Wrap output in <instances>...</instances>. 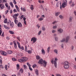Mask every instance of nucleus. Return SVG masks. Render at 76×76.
Returning a JSON list of instances; mask_svg holds the SVG:
<instances>
[{"label":"nucleus","instance_id":"obj_35","mask_svg":"<svg viewBox=\"0 0 76 76\" xmlns=\"http://www.w3.org/2000/svg\"><path fill=\"white\" fill-rule=\"evenodd\" d=\"M53 29H57V26L56 25L54 26H53Z\"/></svg>","mask_w":76,"mask_h":76},{"label":"nucleus","instance_id":"obj_28","mask_svg":"<svg viewBox=\"0 0 76 76\" xmlns=\"http://www.w3.org/2000/svg\"><path fill=\"white\" fill-rule=\"evenodd\" d=\"M21 9L22 11H23V12H25V11H26V9H25V8H22V7H21Z\"/></svg>","mask_w":76,"mask_h":76},{"label":"nucleus","instance_id":"obj_45","mask_svg":"<svg viewBox=\"0 0 76 76\" xmlns=\"http://www.w3.org/2000/svg\"><path fill=\"white\" fill-rule=\"evenodd\" d=\"M12 61H16V59H15V58H12Z\"/></svg>","mask_w":76,"mask_h":76},{"label":"nucleus","instance_id":"obj_14","mask_svg":"<svg viewBox=\"0 0 76 76\" xmlns=\"http://www.w3.org/2000/svg\"><path fill=\"white\" fill-rule=\"evenodd\" d=\"M18 27H22V24L20 22H19L18 24Z\"/></svg>","mask_w":76,"mask_h":76},{"label":"nucleus","instance_id":"obj_19","mask_svg":"<svg viewBox=\"0 0 76 76\" xmlns=\"http://www.w3.org/2000/svg\"><path fill=\"white\" fill-rule=\"evenodd\" d=\"M35 73L37 75H38L39 74V72L38 69H35Z\"/></svg>","mask_w":76,"mask_h":76},{"label":"nucleus","instance_id":"obj_63","mask_svg":"<svg viewBox=\"0 0 76 76\" xmlns=\"http://www.w3.org/2000/svg\"><path fill=\"white\" fill-rule=\"evenodd\" d=\"M16 69L17 70H19V69H20V67H16Z\"/></svg>","mask_w":76,"mask_h":76},{"label":"nucleus","instance_id":"obj_21","mask_svg":"<svg viewBox=\"0 0 76 76\" xmlns=\"http://www.w3.org/2000/svg\"><path fill=\"white\" fill-rule=\"evenodd\" d=\"M19 16V14L17 13L15 14H14V15L13 16V17L14 18H17V16Z\"/></svg>","mask_w":76,"mask_h":76},{"label":"nucleus","instance_id":"obj_53","mask_svg":"<svg viewBox=\"0 0 76 76\" xmlns=\"http://www.w3.org/2000/svg\"><path fill=\"white\" fill-rule=\"evenodd\" d=\"M3 1L2 2V3H6L7 2V0H2Z\"/></svg>","mask_w":76,"mask_h":76},{"label":"nucleus","instance_id":"obj_13","mask_svg":"<svg viewBox=\"0 0 76 76\" xmlns=\"http://www.w3.org/2000/svg\"><path fill=\"white\" fill-rule=\"evenodd\" d=\"M42 55H45V52L44 50V49H42Z\"/></svg>","mask_w":76,"mask_h":76},{"label":"nucleus","instance_id":"obj_41","mask_svg":"<svg viewBox=\"0 0 76 76\" xmlns=\"http://www.w3.org/2000/svg\"><path fill=\"white\" fill-rule=\"evenodd\" d=\"M9 32H10V34H14V32H13L12 31H10Z\"/></svg>","mask_w":76,"mask_h":76},{"label":"nucleus","instance_id":"obj_54","mask_svg":"<svg viewBox=\"0 0 76 76\" xmlns=\"http://www.w3.org/2000/svg\"><path fill=\"white\" fill-rule=\"evenodd\" d=\"M36 26L38 28V29H39V27H40V26H39V24H37Z\"/></svg>","mask_w":76,"mask_h":76},{"label":"nucleus","instance_id":"obj_12","mask_svg":"<svg viewBox=\"0 0 76 76\" xmlns=\"http://www.w3.org/2000/svg\"><path fill=\"white\" fill-rule=\"evenodd\" d=\"M69 62L67 61H65L64 63V65H69Z\"/></svg>","mask_w":76,"mask_h":76},{"label":"nucleus","instance_id":"obj_4","mask_svg":"<svg viewBox=\"0 0 76 76\" xmlns=\"http://www.w3.org/2000/svg\"><path fill=\"white\" fill-rule=\"evenodd\" d=\"M63 3L62 4V7L63 8H64L67 6V1L66 0H63Z\"/></svg>","mask_w":76,"mask_h":76},{"label":"nucleus","instance_id":"obj_10","mask_svg":"<svg viewBox=\"0 0 76 76\" xmlns=\"http://www.w3.org/2000/svg\"><path fill=\"white\" fill-rule=\"evenodd\" d=\"M47 62L45 61V60H44L43 62V64L41 65L43 67H46L47 66Z\"/></svg>","mask_w":76,"mask_h":76},{"label":"nucleus","instance_id":"obj_33","mask_svg":"<svg viewBox=\"0 0 76 76\" xmlns=\"http://www.w3.org/2000/svg\"><path fill=\"white\" fill-rule=\"evenodd\" d=\"M4 27L5 28V29H9V27L7 26L6 25H4Z\"/></svg>","mask_w":76,"mask_h":76},{"label":"nucleus","instance_id":"obj_51","mask_svg":"<svg viewBox=\"0 0 76 76\" xmlns=\"http://www.w3.org/2000/svg\"><path fill=\"white\" fill-rule=\"evenodd\" d=\"M14 48L15 49H17V48H18L17 47V45H16V44L14 45Z\"/></svg>","mask_w":76,"mask_h":76},{"label":"nucleus","instance_id":"obj_26","mask_svg":"<svg viewBox=\"0 0 76 76\" xmlns=\"http://www.w3.org/2000/svg\"><path fill=\"white\" fill-rule=\"evenodd\" d=\"M19 72L21 73H23V69L22 68H21Z\"/></svg>","mask_w":76,"mask_h":76},{"label":"nucleus","instance_id":"obj_43","mask_svg":"<svg viewBox=\"0 0 76 76\" xmlns=\"http://www.w3.org/2000/svg\"><path fill=\"white\" fill-rule=\"evenodd\" d=\"M59 17L60 19H63V17L61 15H60L59 16Z\"/></svg>","mask_w":76,"mask_h":76},{"label":"nucleus","instance_id":"obj_32","mask_svg":"<svg viewBox=\"0 0 76 76\" xmlns=\"http://www.w3.org/2000/svg\"><path fill=\"white\" fill-rule=\"evenodd\" d=\"M2 33V31H1V26L0 25V35Z\"/></svg>","mask_w":76,"mask_h":76},{"label":"nucleus","instance_id":"obj_56","mask_svg":"<svg viewBox=\"0 0 76 76\" xmlns=\"http://www.w3.org/2000/svg\"><path fill=\"white\" fill-rule=\"evenodd\" d=\"M74 50V46H71V50Z\"/></svg>","mask_w":76,"mask_h":76},{"label":"nucleus","instance_id":"obj_20","mask_svg":"<svg viewBox=\"0 0 76 76\" xmlns=\"http://www.w3.org/2000/svg\"><path fill=\"white\" fill-rule=\"evenodd\" d=\"M14 26V24L12 22L10 24V28H12Z\"/></svg>","mask_w":76,"mask_h":76},{"label":"nucleus","instance_id":"obj_46","mask_svg":"<svg viewBox=\"0 0 76 76\" xmlns=\"http://www.w3.org/2000/svg\"><path fill=\"white\" fill-rule=\"evenodd\" d=\"M42 32V31H39L38 33V35H41V33Z\"/></svg>","mask_w":76,"mask_h":76},{"label":"nucleus","instance_id":"obj_55","mask_svg":"<svg viewBox=\"0 0 76 76\" xmlns=\"http://www.w3.org/2000/svg\"><path fill=\"white\" fill-rule=\"evenodd\" d=\"M36 66H37V65H36V64H34L33 65L32 67H33V68H35V67H36Z\"/></svg>","mask_w":76,"mask_h":76},{"label":"nucleus","instance_id":"obj_15","mask_svg":"<svg viewBox=\"0 0 76 76\" xmlns=\"http://www.w3.org/2000/svg\"><path fill=\"white\" fill-rule=\"evenodd\" d=\"M64 69H69V65H64Z\"/></svg>","mask_w":76,"mask_h":76},{"label":"nucleus","instance_id":"obj_17","mask_svg":"<svg viewBox=\"0 0 76 76\" xmlns=\"http://www.w3.org/2000/svg\"><path fill=\"white\" fill-rule=\"evenodd\" d=\"M17 44L18 45L19 48V49H21V46L20 45V43L18 42H17Z\"/></svg>","mask_w":76,"mask_h":76},{"label":"nucleus","instance_id":"obj_6","mask_svg":"<svg viewBox=\"0 0 76 76\" xmlns=\"http://www.w3.org/2000/svg\"><path fill=\"white\" fill-rule=\"evenodd\" d=\"M45 15H42L41 16V17L39 18L38 19V20L39 21H42V20H44V18H45Z\"/></svg>","mask_w":76,"mask_h":76},{"label":"nucleus","instance_id":"obj_31","mask_svg":"<svg viewBox=\"0 0 76 76\" xmlns=\"http://www.w3.org/2000/svg\"><path fill=\"white\" fill-rule=\"evenodd\" d=\"M36 57L37 60H39L41 58V57L39 56H36Z\"/></svg>","mask_w":76,"mask_h":76},{"label":"nucleus","instance_id":"obj_47","mask_svg":"<svg viewBox=\"0 0 76 76\" xmlns=\"http://www.w3.org/2000/svg\"><path fill=\"white\" fill-rule=\"evenodd\" d=\"M4 7H5L4 5H3L1 8V9H4Z\"/></svg>","mask_w":76,"mask_h":76},{"label":"nucleus","instance_id":"obj_39","mask_svg":"<svg viewBox=\"0 0 76 76\" xmlns=\"http://www.w3.org/2000/svg\"><path fill=\"white\" fill-rule=\"evenodd\" d=\"M52 32L53 34H54V33H56V30H53L52 31Z\"/></svg>","mask_w":76,"mask_h":76},{"label":"nucleus","instance_id":"obj_52","mask_svg":"<svg viewBox=\"0 0 76 76\" xmlns=\"http://www.w3.org/2000/svg\"><path fill=\"white\" fill-rule=\"evenodd\" d=\"M0 68H1V69H4V67H3V65H0Z\"/></svg>","mask_w":76,"mask_h":76},{"label":"nucleus","instance_id":"obj_8","mask_svg":"<svg viewBox=\"0 0 76 76\" xmlns=\"http://www.w3.org/2000/svg\"><path fill=\"white\" fill-rule=\"evenodd\" d=\"M69 4L72 7H73L75 6V4H74V2L73 1H70L69 2Z\"/></svg>","mask_w":76,"mask_h":76},{"label":"nucleus","instance_id":"obj_5","mask_svg":"<svg viewBox=\"0 0 76 76\" xmlns=\"http://www.w3.org/2000/svg\"><path fill=\"white\" fill-rule=\"evenodd\" d=\"M0 53L2 55V56H7V52L1 50L0 51Z\"/></svg>","mask_w":76,"mask_h":76},{"label":"nucleus","instance_id":"obj_18","mask_svg":"<svg viewBox=\"0 0 76 76\" xmlns=\"http://www.w3.org/2000/svg\"><path fill=\"white\" fill-rule=\"evenodd\" d=\"M7 53L8 54H11L12 53H13V52H12L11 50H9L7 51Z\"/></svg>","mask_w":76,"mask_h":76},{"label":"nucleus","instance_id":"obj_60","mask_svg":"<svg viewBox=\"0 0 76 76\" xmlns=\"http://www.w3.org/2000/svg\"><path fill=\"white\" fill-rule=\"evenodd\" d=\"M13 12H14V13H15V12H17V10H16V9H15L14 10Z\"/></svg>","mask_w":76,"mask_h":76},{"label":"nucleus","instance_id":"obj_23","mask_svg":"<svg viewBox=\"0 0 76 76\" xmlns=\"http://www.w3.org/2000/svg\"><path fill=\"white\" fill-rule=\"evenodd\" d=\"M73 20V18L72 17H70L69 18V22H72V20Z\"/></svg>","mask_w":76,"mask_h":76},{"label":"nucleus","instance_id":"obj_3","mask_svg":"<svg viewBox=\"0 0 76 76\" xmlns=\"http://www.w3.org/2000/svg\"><path fill=\"white\" fill-rule=\"evenodd\" d=\"M69 41V37L67 36L65 39V38H63L62 40H60L61 42H65L66 43H67Z\"/></svg>","mask_w":76,"mask_h":76},{"label":"nucleus","instance_id":"obj_36","mask_svg":"<svg viewBox=\"0 0 76 76\" xmlns=\"http://www.w3.org/2000/svg\"><path fill=\"white\" fill-rule=\"evenodd\" d=\"M27 52L28 54H31L32 53V50H29L27 51Z\"/></svg>","mask_w":76,"mask_h":76},{"label":"nucleus","instance_id":"obj_42","mask_svg":"<svg viewBox=\"0 0 76 76\" xmlns=\"http://www.w3.org/2000/svg\"><path fill=\"white\" fill-rule=\"evenodd\" d=\"M7 18H5L4 20V23H7Z\"/></svg>","mask_w":76,"mask_h":76},{"label":"nucleus","instance_id":"obj_57","mask_svg":"<svg viewBox=\"0 0 76 76\" xmlns=\"http://www.w3.org/2000/svg\"><path fill=\"white\" fill-rule=\"evenodd\" d=\"M23 17H24V15H22L20 17V19H22Z\"/></svg>","mask_w":76,"mask_h":76},{"label":"nucleus","instance_id":"obj_62","mask_svg":"<svg viewBox=\"0 0 76 76\" xmlns=\"http://www.w3.org/2000/svg\"><path fill=\"white\" fill-rule=\"evenodd\" d=\"M21 49L22 50H24V48L22 46L21 48Z\"/></svg>","mask_w":76,"mask_h":76},{"label":"nucleus","instance_id":"obj_37","mask_svg":"<svg viewBox=\"0 0 76 76\" xmlns=\"http://www.w3.org/2000/svg\"><path fill=\"white\" fill-rule=\"evenodd\" d=\"M45 27L43 26L42 28V30L43 31H45Z\"/></svg>","mask_w":76,"mask_h":76},{"label":"nucleus","instance_id":"obj_27","mask_svg":"<svg viewBox=\"0 0 76 76\" xmlns=\"http://www.w3.org/2000/svg\"><path fill=\"white\" fill-rule=\"evenodd\" d=\"M10 4L11 6V7H12V8H13L14 7V6L13 5V3H12V2H10Z\"/></svg>","mask_w":76,"mask_h":76},{"label":"nucleus","instance_id":"obj_22","mask_svg":"<svg viewBox=\"0 0 76 76\" xmlns=\"http://www.w3.org/2000/svg\"><path fill=\"white\" fill-rule=\"evenodd\" d=\"M54 51L56 54H58V50L57 49H54Z\"/></svg>","mask_w":76,"mask_h":76},{"label":"nucleus","instance_id":"obj_61","mask_svg":"<svg viewBox=\"0 0 76 76\" xmlns=\"http://www.w3.org/2000/svg\"><path fill=\"white\" fill-rule=\"evenodd\" d=\"M5 6H6V7H8V4H7V3H6L5 4Z\"/></svg>","mask_w":76,"mask_h":76},{"label":"nucleus","instance_id":"obj_34","mask_svg":"<svg viewBox=\"0 0 76 76\" xmlns=\"http://www.w3.org/2000/svg\"><path fill=\"white\" fill-rule=\"evenodd\" d=\"M31 9L32 10H34V6L33 5H31V7H30Z\"/></svg>","mask_w":76,"mask_h":76},{"label":"nucleus","instance_id":"obj_9","mask_svg":"<svg viewBox=\"0 0 76 76\" xmlns=\"http://www.w3.org/2000/svg\"><path fill=\"white\" fill-rule=\"evenodd\" d=\"M57 31L59 34H61L63 32V29L61 28H60L58 29Z\"/></svg>","mask_w":76,"mask_h":76},{"label":"nucleus","instance_id":"obj_64","mask_svg":"<svg viewBox=\"0 0 76 76\" xmlns=\"http://www.w3.org/2000/svg\"><path fill=\"white\" fill-rule=\"evenodd\" d=\"M74 15H75V16H76V11H75L74 12Z\"/></svg>","mask_w":76,"mask_h":76},{"label":"nucleus","instance_id":"obj_30","mask_svg":"<svg viewBox=\"0 0 76 76\" xmlns=\"http://www.w3.org/2000/svg\"><path fill=\"white\" fill-rule=\"evenodd\" d=\"M15 7H16V9H17L18 11V12H20V10H19V8L18 6L17 5H15Z\"/></svg>","mask_w":76,"mask_h":76},{"label":"nucleus","instance_id":"obj_7","mask_svg":"<svg viewBox=\"0 0 76 76\" xmlns=\"http://www.w3.org/2000/svg\"><path fill=\"white\" fill-rule=\"evenodd\" d=\"M37 38L34 37L31 38V41H33V43H35V42H37Z\"/></svg>","mask_w":76,"mask_h":76},{"label":"nucleus","instance_id":"obj_2","mask_svg":"<svg viewBox=\"0 0 76 76\" xmlns=\"http://www.w3.org/2000/svg\"><path fill=\"white\" fill-rule=\"evenodd\" d=\"M28 60V58L24 57H22L21 59H19L18 60V61L20 62V63H23L25 62Z\"/></svg>","mask_w":76,"mask_h":76},{"label":"nucleus","instance_id":"obj_24","mask_svg":"<svg viewBox=\"0 0 76 76\" xmlns=\"http://www.w3.org/2000/svg\"><path fill=\"white\" fill-rule=\"evenodd\" d=\"M60 14V12H57L55 13V16L57 17L58 16L59 14Z\"/></svg>","mask_w":76,"mask_h":76},{"label":"nucleus","instance_id":"obj_48","mask_svg":"<svg viewBox=\"0 0 76 76\" xmlns=\"http://www.w3.org/2000/svg\"><path fill=\"white\" fill-rule=\"evenodd\" d=\"M27 66H28L29 67H30L31 66V64H29L28 63H27Z\"/></svg>","mask_w":76,"mask_h":76},{"label":"nucleus","instance_id":"obj_44","mask_svg":"<svg viewBox=\"0 0 76 76\" xmlns=\"http://www.w3.org/2000/svg\"><path fill=\"white\" fill-rule=\"evenodd\" d=\"M55 40L56 41H58V37H56L55 38Z\"/></svg>","mask_w":76,"mask_h":76},{"label":"nucleus","instance_id":"obj_29","mask_svg":"<svg viewBox=\"0 0 76 76\" xmlns=\"http://www.w3.org/2000/svg\"><path fill=\"white\" fill-rule=\"evenodd\" d=\"M15 7H16V9H17L18 11V12H20V10H19V8L18 6L17 5H15Z\"/></svg>","mask_w":76,"mask_h":76},{"label":"nucleus","instance_id":"obj_58","mask_svg":"<svg viewBox=\"0 0 76 76\" xmlns=\"http://www.w3.org/2000/svg\"><path fill=\"white\" fill-rule=\"evenodd\" d=\"M29 70H30V71H32L33 70V69L31 68V67H29Z\"/></svg>","mask_w":76,"mask_h":76},{"label":"nucleus","instance_id":"obj_59","mask_svg":"<svg viewBox=\"0 0 76 76\" xmlns=\"http://www.w3.org/2000/svg\"><path fill=\"white\" fill-rule=\"evenodd\" d=\"M61 47L62 48H63L64 47V45L63 44H62L61 45Z\"/></svg>","mask_w":76,"mask_h":76},{"label":"nucleus","instance_id":"obj_38","mask_svg":"<svg viewBox=\"0 0 76 76\" xmlns=\"http://www.w3.org/2000/svg\"><path fill=\"white\" fill-rule=\"evenodd\" d=\"M23 66L24 69H25V70H26V69H27V66H26V65H24Z\"/></svg>","mask_w":76,"mask_h":76},{"label":"nucleus","instance_id":"obj_25","mask_svg":"<svg viewBox=\"0 0 76 76\" xmlns=\"http://www.w3.org/2000/svg\"><path fill=\"white\" fill-rule=\"evenodd\" d=\"M60 5H61V2H58L57 3V4H56L57 7H59V6H60Z\"/></svg>","mask_w":76,"mask_h":76},{"label":"nucleus","instance_id":"obj_40","mask_svg":"<svg viewBox=\"0 0 76 76\" xmlns=\"http://www.w3.org/2000/svg\"><path fill=\"white\" fill-rule=\"evenodd\" d=\"M50 47H49L47 49V52L48 53H49L50 52Z\"/></svg>","mask_w":76,"mask_h":76},{"label":"nucleus","instance_id":"obj_50","mask_svg":"<svg viewBox=\"0 0 76 76\" xmlns=\"http://www.w3.org/2000/svg\"><path fill=\"white\" fill-rule=\"evenodd\" d=\"M5 69L6 70H7V65H5Z\"/></svg>","mask_w":76,"mask_h":76},{"label":"nucleus","instance_id":"obj_16","mask_svg":"<svg viewBox=\"0 0 76 76\" xmlns=\"http://www.w3.org/2000/svg\"><path fill=\"white\" fill-rule=\"evenodd\" d=\"M18 19V18H17V17L15 18V20H14V22L15 23V24H18V20H17L16 19Z\"/></svg>","mask_w":76,"mask_h":76},{"label":"nucleus","instance_id":"obj_11","mask_svg":"<svg viewBox=\"0 0 76 76\" xmlns=\"http://www.w3.org/2000/svg\"><path fill=\"white\" fill-rule=\"evenodd\" d=\"M43 61H43V59L42 58H41L39 60V61L38 62V63H39V64H40L41 65L42 64H43Z\"/></svg>","mask_w":76,"mask_h":76},{"label":"nucleus","instance_id":"obj_1","mask_svg":"<svg viewBox=\"0 0 76 76\" xmlns=\"http://www.w3.org/2000/svg\"><path fill=\"white\" fill-rule=\"evenodd\" d=\"M58 60V59H57V58L55 57L54 59V58L52 59L51 61V63L52 64H54L55 65V66L56 68H57V61Z\"/></svg>","mask_w":76,"mask_h":76},{"label":"nucleus","instance_id":"obj_49","mask_svg":"<svg viewBox=\"0 0 76 76\" xmlns=\"http://www.w3.org/2000/svg\"><path fill=\"white\" fill-rule=\"evenodd\" d=\"M13 3H14V4H16L17 3V2H16L15 0H14L13 1Z\"/></svg>","mask_w":76,"mask_h":76}]
</instances>
